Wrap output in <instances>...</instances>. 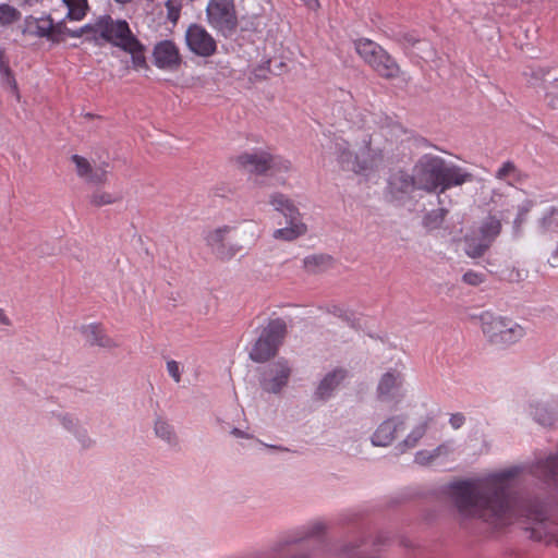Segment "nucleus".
<instances>
[{
    "mask_svg": "<svg viewBox=\"0 0 558 558\" xmlns=\"http://www.w3.org/2000/svg\"><path fill=\"white\" fill-rule=\"evenodd\" d=\"M515 469L492 474L484 480L458 481L448 486V494L463 517L480 518L494 527H502L519 517L534 522L547 519L543 504L529 501L518 505L510 495Z\"/></svg>",
    "mask_w": 558,
    "mask_h": 558,
    "instance_id": "1",
    "label": "nucleus"
},
{
    "mask_svg": "<svg viewBox=\"0 0 558 558\" xmlns=\"http://www.w3.org/2000/svg\"><path fill=\"white\" fill-rule=\"evenodd\" d=\"M414 172L416 187L427 193L441 194L473 181V174L464 168L432 154H425L417 160Z\"/></svg>",
    "mask_w": 558,
    "mask_h": 558,
    "instance_id": "2",
    "label": "nucleus"
},
{
    "mask_svg": "<svg viewBox=\"0 0 558 558\" xmlns=\"http://www.w3.org/2000/svg\"><path fill=\"white\" fill-rule=\"evenodd\" d=\"M94 31L104 40L131 54L135 70L147 69L144 45L132 33L124 20H114L110 15L100 16L94 24Z\"/></svg>",
    "mask_w": 558,
    "mask_h": 558,
    "instance_id": "3",
    "label": "nucleus"
},
{
    "mask_svg": "<svg viewBox=\"0 0 558 558\" xmlns=\"http://www.w3.org/2000/svg\"><path fill=\"white\" fill-rule=\"evenodd\" d=\"M355 146L356 149L352 151L345 141L336 143L337 160L343 170L366 174L376 170L383 162V150L372 146L371 134L363 133Z\"/></svg>",
    "mask_w": 558,
    "mask_h": 558,
    "instance_id": "4",
    "label": "nucleus"
},
{
    "mask_svg": "<svg viewBox=\"0 0 558 558\" xmlns=\"http://www.w3.org/2000/svg\"><path fill=\"white\" fill-rule=\"evenodd\" d=\"M354 49L379 76L388 80L399 76L400 68L398 63L377 43L361 38L354 41Z\"/></svg>",
    "mask_w": 558,
    "mask_h": 558,
    "instance_id": "5",
    "label": "nucleus"
},
{
    "mask_svg": "<svg viewBox=\"0 0 558 558\" xmlns=\"http://www.w3.org/2000/svg\"><path fill=\"white\" fill-rule=\"evenodd\" d=\"M270 205L286 218L287 227L274 231V238L283 241H293L307 231L302 221L301 213L294 203L284 194L275 193L270 196Z\"/></svg>",
    "mask_w": 558,
    "mask_h": 558,
    "instance_id": "6",
    "label": "nucleus"
},
{
    "mask_svg": "<svg viewBox=\"0 0 558 558\" xmlns=\"http://www.w3.org/2000/svg\"><path fill=\"white\" fill-rule=\"evenodd\" d=\"M482 330L494 344L509 345L523 338L525 331L522 326L511 319L495 316L489 312L481 315Z\"/></svg>",
    "mask_w": 558,
    "mask_h": 558,
    "instance_id": "7",
    "label": "nucleus"
},
{
    "mask_svg": "<svg viewBox=\"0 0 558 558\" xmlns=\"http://www.w3.org/2000/svg\"><path fill=\"white\" fill-rule=\"evenodd\" d=\"M287 333V324L281 318L270 320L262 330L254 343L250 357L257 363H264L274 357Z\"/></svg>",
    "mask_w": 558,
    "mask_h": 558,
    "instance_id": "8",
    "label": "nucleus"
},
{
    "mask_svg": "<svg viewBox=\"0 0 558 558\" xmlns=\"http://www.w3.org/2000/svg\"><path fill=\"white\" fill-rule=\"evenodd\" d=\"M236 163L243 170L258 175H276L291 169L289 160L264 150L243 153L236 157Z\"/></svg>",
    "mask_w": 558,
    "mask_h": 558,
    "instance_id": "9",
    "label": "nucleus"
},
{
    "mask_svg": "<svg viewBox=\"0 0 558 558\" xmlns=\"http://www.w3.org/2000/svg\"><path fill=\"white\" fill-rule=\"evenodd\" d=\"M208 24L223 37L232 36L239 25L234 0H209L206 7Z\"/></svg>",
    "mask_w": 558,
    "mask_h": 558,
    "instance_id": "10",
    "label": "nucleus"
},
{
    "mask_svg": "<svg viewBox=\"0 0 558 558\" xmlns=\"http://www.w3.org/2000/svg\"><path fill=\"white\" fill-rule=\"evenodd\" d=\"M501 230L500 221L495 217H488L480 227L478 234L465 239V253L472 258L481 257L490 247Z\"/></svg>",
    "mask_w": 558,
    "mask_h": 558,
    "instance_id": "11",
    "label": "nucleus"
},
{
    "mask_svg": "<svg viewBox=\"0 0 558 558\" xmlns=\"http://www.w3.org/2000/svg\"><path fill=\"white\" fill-rule=\"evenodd\" d=\"M232 230L233 227L225 225L208 229L204 233L205 244L222 262L232 259L241 251V246L226 243L227 236Z\"/></svg>",
    "mask_w": 558,
    "mask_h": 558,
    "instance_id": "12",
    "label": "nucleus"
},
{
    "mask_svg": "<svg viewBox=\"0 0 558 558\" xmlns=\"http://www.w3.org/2000/svg\"><path fill=\"white\" fill-rule=\"evenodd\" d=\"M185 43L191 52L208 58L216 53L217 43L213 35L199 24H191L185 32Z\"/></svg>",
    "mask_w": 558,
    "mask_h": 558,
    "instance_id": "13",
    "label": "nucleus"
},
{
    "mask_svg": "<svg viewBox=\"0 0 558 558\" xmlns=\"http://www.w3.org/2000/svg\"><path fill=\"white\" fill-rule=\"evenodd\" d=\"M154 64L161 70L174 71L182 63L179 47L174 41L165 39L157 43L153 50Z\"/></svg>",
    "mask_w": 558,
    "mask_h": 558,
    "instance_id": "14",
    "label": "nucleus"
},
{
    "mask_svg": "<svg viewBox=\"0 0 558 558\" xmlns=\"http://www.w3.org/2000/svg\"><path fill=\"white\" fill-rule=\"evenodd\" d=\"M61 27V24L56 25L50 16L39 19L28 16L25 20L23 33L57 43L62 36Z\"/></svg>",
    "mask_w": 558,
    "mask_h": 558,
    "instance_id": "15",
    "label": "nucleus"
},
{
    "mask_svg": "<svg viewBox=\"0 0 558 558\" xmlns=\"http://www.w3.org/2000/svg\"><path fill=\"white\" fill-rule=\"evenodd\" d=\"M291 375V368L287 361L279 360L271 364L264 374L260 381L262 387L267 392H279L288 383Z\"/></svg>",
    "mask_w": 558,
    "mask_h": 558,
    "instance_id": "16",
    "label": "nucleus"
},
{
    "mask_svg": "<svg viewBox=\"0 0 558 558\" xmlns=\"http://www.w3.org/2000/svg\"><path fill=\"white\" fill-rule=\"evenodd\" d=\"M71 161L75 166L76 174L86 182L94 184H104L107 182V170L104 168H94L85 157L72 155Z\"/></svg>",
    "mask_w": 558,
    "mask_h": 558,
    "instance_id": "17",
    "label": "nucleus"
},
{
    "mask_svg": "<svg viewBox=\"0 0 558 558\" xmlns=\"http://www.w3.org/2000/svg\"><path fill=\"white\" fill-rule=\"evenodd\" d=\"M348 373L343 368H336L329 372L318 384L315 397L319 400L329 399L337 387L345 379Z\"/></svg>",
    "mask_w": 558,
    "mask_h": 558,
    "instance_id": "18",
    "label": "nucleus"
},
{
    "mask_svg": "<svg viewBox=\"0 0 558 558\" xmlns=\"http://www.w3.org/2000/svg\"><path fill=\"white\" fill-rule=\"evenodd\" d=\"M403 427V421L400 418H390L385 421L376 429L372 437V442L375 446H388L396 438L397 433Z\"/></svg>",
    "mask_w": 558,
    "mask_h": 558,
    "instance_id": "19",
    "label": "nucleus"
},
{
    "mask_svg": "<svg viewBox=\"0 0 558 558\" xmlns=\"http://www.w3.org/2000/svg\"><path fill=\"white\" fill-rule=\"evenodd\" d=\"M403 377L398 371H389L383 375L378 384V396L380 399L396 397L402 386Z\"/></svg>",
    "mask_w": 558,
    "mask_h": 558,
    "instance_id": "20",
    "label": "nucleus"
},
{
    "mask_svg": "<svg viewBox=\"0 0 558 558\" xmlns=\"http://www.w3.org/2000/svg\"><path fill=\"white\" fill-rule=\"evenodd\" d=\"M82 333L85 340L92 345H98L101 348H113L117 345L113 339H111L105 331V329L98 324H90L83 326Z\"/></svg>",
    "mask_w": 558,
    "mask_h": 558,
    "instance_id": "21",
    "label": "nucleus"
},
{
    "mask_svg": "<svg viewBox=\"0 0 558 558\" xmlns=\"http://www.w3.org/2000/svg\"><path fill=\"white\" fill-rule=\"evenodd\" d=\"M537 232L549 239H554L558 236V208L549 207L547 208L542 217L537 220Z\"/></svg>",
    "mask_w": 558,
    "mask_h": 558,
    "instance_id": "22",
    "label": "nucleus"
},
{
    "mask_svg": "<svg viewBox=\"0 0 558 558\" xmlns=\"http://www.w3.org/2000/svg\"><path fill=\"white\" fill-rule=\"evenodd\" d=\"M414 187H416V178L414 171L412 175L404 171H398L393 173L389 180L390 193L396 197H398L399 194H408Z\"/></svg>",
    "mask_w": 558,
    "mask_h": 558,
    "instance_id": "23",
    "label": "nucleus"
},
{
    "mask_svg": "<svg viewBox=\"0 0 558 558\" xmlns=\"http://www.w3.org/2000/svg\"><path fill=\"white\" fill-rule=\"evenodd\" d=\"M496 179L505 181L509 185H515L521 183L524 179L521 170L512 161H506L497 170L495 174Z\"/></svg>",
    "mask_w": 558,
    "mask_h": 558,
    "instance_id": "24",
    "label": "nucleus"
},
{
    "mask_svg": "<svg viewBox=\"0 0 558 558\" xmlns=\"http://www.w3.org/2000/svg\"><path fill=\"white\" fill-rule=\"evenodd\" d=\"M534 473L546 482L555 480L558 475V456H549L538 461Z\"/></svg>",
    "mask_w": 558,
    "mask_h": 558,
    "instance_id": "25",
    "label": "nucleus"
},
{
    "mask_svg": "<svg viewBox=\"0 0 558 558\" xmlns=\"http://www.w3.org/2000/svg\"><path fill=\"white\" fill-rule=\"evenodd\" d=\"M68 8L66 19L70 21H81L85 17L88 10L87 0H62Z\"/></svg>",
    "mask_w": 558,
    "mask_h": 558,
    "instance_id": "26",
    "label": "nucleus"
},
{
    "mask_svg": "<svg viewBox=\"0 0 558 558\" xmlns=\"http://www.w3.org/2000/svg\"><path fill=\"white\" fill-rule=\"evenodd\" d=\"M21 17L22 14L15 7L8 3H0V27H10L19 22Z\"/></svg>",
    "mask_w": 558,
    "mask_h": 558,
    "instance_id": "27",
    "label": "nucleus"
},
{
    "mask_svg": "<svg viewBox=\"0 0 558 558\" xmlns=\"http://www.w3.org/2000/svg\"><path fill=\"white\" fill-rule=\"evenodd\" d=\"M120 199L119 196L106 192V191H95L90 195V204L96 207H101L106 205H111Z\"/></svg>",
    "mask_w": 558,
    "mask_h": 558,
    "instance_id": "28",
    "label": "nucleus"
},
{
    "mask_svg": "<svg viewBox=\"0 0 558 558\" xmlns=\"http://www.w3.org/2000/svg\"><path fill=\"white\" fill-rule=\"evenodd\" d=\"M544 97L551 109L558 108V78H555L544 85Z\"/></svg>",
    "mask_w": 558,
    "mask_h": 558,
    "instance_id": "29",
    "label": "nucleus"
},
{
    "mask_svg": "<svg viewBox=\"0 0 558 558\" xmlns=\"http://www.w3.org/2000/svg\"><path fill=\"white\" fill-rule=\"evenodd\" d=\"M447 452V447L445 445H440L433 451L422 450L418 451L415 456V462L418 464H428L434 461L435 458L439 457L441 453Z\"/></svg>",
    "mask_w": 558,
    "mask_h": 558,
    "instance_id": "30",
    "label": "nucleus"
},
{
    "mask_svg": "<svg viewBox=\"0 0 558 558\" xmlns=\"http://www.w3.org/2000/svg\"><path fill=\"white\" fill-rule=\"evenodd\" d=\"M535 420L543 426H553L557 422L555 412L548 411L545 407H537L534 412Z\"/></svg>",
    "mask_w": 558,
    "mask_h": 558,
    "instance_id": "31",
    "label": "nucleus"
},
{
    "mask_svg": "<svg viewBox=\"0 0 558 558\" xmlns=\"http://www.w3.org/2000/svg\"><path fill=\"white\" fill-rule=\"evenodd\" d=\"M167 9V19L177 24L180 19L181 10H182V0H167L166 2Z\"/></svg>",
    "mask_w": 558,
    "mask_h": 558,
    "instance_id": "32",
    "label": "nucleus"
},
{
    "mask_svg": "<svg viewBox=\"0 0 558 558\" xmlns=\"http://www.w3.org/2000/svg\"><path fill=\"white\" fill-rule=\"evenodd\" d=\"M155 433L161 439H165L168 442H171L174 438L173 430L171 426L162 420H157L155 423Z\"/></svg>",
    "mask_w": 558,
    "mask_h": 558,
    "instance_id": "33",
    "label": "nucleus"
},
{
    "mask_svg": "<svg viewBox=\"0 0 558 558\" xmlns=\"http://www.w3.org/2000/svg\"><path fill=\"white\" fill-rule=\"evenodd\" d=\"M427 429V422L416 426L405 438L404 446L408 448L414 447L417 441L424 436Z\"/></svg>",
    "mask_w": 558,
    "mask_h": 558,
    "instance_id": "34",
    "label": "nucleus"
},
{
    "mask_svg": "<svg viewBox=\"0 0 558 558\" xmlns=\"http://www.w3.org/2000/svg\"><path fill=\"white\" fill-rule=\"evenodd\" d=\"M462 280L464 283L470 286H480L486 280V277L483 272H477L474 270H468L463 277Z\"/></svg>",
    "mask_w": 558,
    "mask_h": 558,
    "instance_id": "35",
    "label": "nucleus"
},
{
    "mask_svg": "<svg viewBox=\"0 0 558 558\" xmlns=\"http://www.w3.org/2000/svg\"><path fill=\"white\" fill-rule=\"evenodd\" d=\"M327 258L323 255H312L304 259V266L308 271H316L317 268L326 263Z\"/></svg>",
    "mask_w": 558,
    "mask_h": 558,
    "instance_id": "36",
    "label": "nucleus"
},
{
    "mask_svg": "<svg viewBox=\"0 0 558 558\" xmlns=\"http://www.w3.org/2000/svg\"><path fill=\"white\" fill-rule=\"evenodd\" d=\"M0 74L3 81L11 86L13 89L17 88L16 81L8 63H2L0 66Z\"/></svg>",
    "mask_w": 558,
    "mask_h": 558,
    "instance_id": "37",
    "label": "nucleus"
},
{
    "mask_svg": "<svg viewBox=\"0 0 558 558\" xmlns=\"http://www.w3.org/2000/svg\"><path fill=\"white\" fill-rule=\"evenodd\" d=\"M267 70L275 74L280 75L286 71L287 64L283 61H277V60H267Z\"/></svg>",
    "mask_w": 558,
    "mask_h": 558,
    "instance_id": "38",
    "label": "nucleus"
},
{
    "mask_svg": "<svg viewBox=\"0 0 558 558\" xmlns=\"http://www.w3.org/2000/svg\"><path fill=\"white\" fill-rule=\"evenodd\" d=\"M167 371L169 375L173 378L175 383H180L181 380V373H180V366L177 361H168L167 362Z\"/></svg>",
    "mask_w": 558,
    "mask_h": 558,
    "instance_id": "39",
    "label": "nucleus"
},
{
    "mask_svg": "<svg viewBox=\"0 0 558 558\" xmlns=\"http://www.w3.org/2000/svg\"><path fill=\"white\" fill-rule=\"evenodd\" d=\"M449 423L453 429H459L465 423V416L463 413H453L449 418Z\"/></svg>",
    "mask_w": 558,
    "mask_h": 558,
    "instance_id": "40",
    "label": "nucleus"
},
{
    "mask_svg": "<svg viewBox=\"0 0 558 558\" xmlns=\"http://www.w3.org/2000/svg\"><path fill=\"white\" fill-rule=\"evenodd\" d=\"M548 264L553 268H558V246L551 252Z\"/></svg>",
    "mask_w": 558,
    "mask_h": 558,
    "instance_id": "41",
    "label": "nucleus"
},
{
    "mask_svg": "<svg viewBox=\"0 0 558 558\" xmlns=\"http://www.w3.org/2000/svg\"><path fill=\"white\" fill-rule=\"evenodd\" d=\"M312 11H317L320 8L318 0H301Z\"/></svg>",
    "mask_w": 558,
    "mask_h": 558,
    "instance_id": "42",
    "label": "nucleus"
},
{
    "mask_svg": "<svg viewBox=\"0 0 558 558\" xmlns=\"http://www.w3.org/2000/svg\"><path fill=\"white\" fill-rule=\"evenodd\" d=\"M325 529V525L320 522H317L313 525V530L311 532V535H317L320 534Z\"/></svg>",
    "mask_w": 558,
    "mask_h": 558,
    "instance_id": "43",
    "label": "nucleus"
},
{
    "mask_svg": "<svg viewBox=\"0 0 558 558\" xmlns=\"http://www.w3.org/2000/svg\"><path fill=\"white\" fill-rule=\"evenodd\" d=\"M548 74V70L539 69L534 72V77L537 80H543Z\"/></svg>",
    "mask_w": 558,
    "mask_h": 558,
    "instance_id": "44",
    "label": "nucleus"
},
{
    "mask_svg": "<svg viewBox=\"0 0 558 558\" xmlns=\"http://www.w3.org/2000/svg\"><path fill=\"white\" fill-rule=\"evenodd\" d=\"M0 323L5 326H9L11 324L9 317L5 315L4 311L1 308H0Z\"/></svg>",
    "mask_w": 558,
    "mask_h": 558,
    "instance_id": "45",
    "label": "nucleus"
},
{
    "mask_svg": "<svg viewBox=\"0 0 558 558\" xmlns=\"http://www.w3.org/2000/svg\"><path fill=\"white\" fill-rule=\"evenodd\" d=\"M232 434L235 437H243L244 436V433L242 430H240L239 428H233Z\"/></svg>",
    "mask_w": 558,
    "mask_h": 558,
    "instance_id": "46",
    "label": "nucleus"
},
{
    "mask_svg": "<svg viewBox=\"0 0 558 558\" xmlns=\"http://www.w3.org/2000/svg\"><path fill=\"white\" fill-rule=\"evenodd\" d=\"M72 423H73V422H72V420H70V418H63V425H64L65 427L70 428V426H69L68 424H71V425H72Z\"/></svg>",
    "mask_w": 558,
    "mask_h": 558,
    "instance_id": "47",
    "label": "nucleus"
},
{
    "mask_svg": "<svg viewBox=\"0 0 558 558\" xmlns=\"http://www.w3.org/2000/svg\"><path fill=\"white\" fill-rule=\"evenodd\" d=\"M119 4H126L130 3L132 0H114Z\"/></svg>",
    "mask_w": 558,
    "mask_h": 558,
    "instance_id": "48",
    "label": "nucleus"
},
{
    "mask_svg": "<svg viewBox=\"0 0 558 558\" xmlns=\"http://www.w3.org/2000/svg\"><path fill=\"white\" fill-rule=\"evenodd\" d=\"M82 33H83V32H80V33H73V34H71V35H72L73 37H78V36H81V35H82Z\"/></svg>",
    "mask_w": 558,
    "mask_h": 558,
    "instance_id": "49",
    "label": "nucleus"
}]
</instances>
